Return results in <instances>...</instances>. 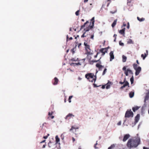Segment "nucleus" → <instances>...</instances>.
Masks as SVG:
<instances>
[{
	"mask_svg": "<svg viewBox=\"0 0 149 149\" xmlns=\"http://www.w3.org/2000/svg\"><path fill=\"white\" fill-rule=\"evenodd\" d=\"M45 140H44L40 142V143H42L45 142Z\"/></svg>",
	"mask_w": 149,
	"mask_h": 149,
	"instance_id": "obj_49",
	"label": "nucleus"
},
{
	"mask_svg": "<svg viewBox=\"0 0 149 149\" xmlns=\"http://www.w3.org/2000/svg\"><path fill=\"white\" fill-rule=\"evenodd\" d=\"M107 48H102L100 50V52L102 53V55H104L107 52Z\"/></svg>",
	"mask_w": 149,
	"mask_h": 149,
	"instance_id": "obj_8",
	"label": "nucleus"
},
{
	"mask_svg": "<svg viewBox=\"0 0 149 149\" xmlns=\"http://www.w3.org/2000/svg\"><path fill=\"white\" fill-rule=\"evenodd\" d=\"M54 81L53 83V84L54 85L57 84L58 81V79L57 78L55 77L54 78Z\"/></svg>",
	"mask_w": 149,
	"mask_h": 149,
	"instance_id": "obj_17",
	"label": "nucleus"
},
{
	"mask_svg": "<svg viewBox=\"0 0 149 149\" xmlns=\"http://www.w3.org/2000/svg\"><path fill=\"white\" fill-rule=\"evenodd\" d=\"M88 0H84V2L86 3L88 2Z\"/></svg>",
	"mask_w": 149,
	"mask_h": 149,
	"instance_id": "obj_55",
	"label": "nucleus"
},
{
	"mask_svg": "<svg viewBox=\"0 0 149 149\" xmlns=\"http://www.w3.org/2000/svg\"><path fill=\"white\" fill-rule=\"evenodd\" d=\"M139 118L140 115L139 114H137L135 118V122L136 123H137L138 122Z\"/></svg>",
	"mask_w": 149,
	"mask_h": 149,
	"instance_id": "obj_15",
	"label": "nucleus"
},
{
	"mask_svg": "<svg viewBox=\"0 0 149 149\" xmlns=\"http://www.w3.org/2000/svg\"><path fill=\"white\" fill-rule=\"evenodd\" d=\"M71 61H79V60H78V58H72L71 59Z\"/></svg>",
	"mask_w": 149,
	"mask_h": 149,
	"instance_id": "obj_29",
	"label": "nucleus"
},
{
	"mask_svg": "<svg viewBox=\"0 0 149 149\" xmlns=\"http://www.w3.org/2000/svg\"><path fill=\"white\" fill-rule=\"evenodd\" d=\"M81 45V43H80L78 44V47L79 48L80 46Z\"/></svg>",
	"mask_w": 149,
	"mask_h": 149,
	"instance_id": "obj_53",
	"label": "nucleus"
},
{
	"mask_svg": "<svg viewBox=\"0 0 149 149\" xmlns=\"http://www.w3.org/2000/svg\"><path fill=\"white\" fill-rule=\"evenodd\" d=\"M61 139H64V135H63V134H62L61 135Z\"/></svg>",
	"mask_w": 149,
	"mask_h": 149,
	"instance_id": "obj_40",
	"label": "nucleus"
},
{
	"mask_svg": "<svg viewBox=\"0 0 149 149\" xmlns=\"http://www.w3.org/2000/svg\"><path fill=\"white\" fill-rule=\"evenodd\" d=\"M125 81V79L124 81L123 82H122L120 81L119 82V83L121 84H123L126 81Z\"/></svg>",
	"mask_w": 149,
	"mask_h": 149,
	"instance_id": "obj_36",
	"label": "nucleus"
},
{
	"mask_svg": "<svg viewBox=\"0 0 149 149\" xmlns=\"http://www.w3.org/2000/svg\"><path fill=\"white\" fill-rule=\"evenodd\" d=\"M146 53H144V55L143 54H142L141 55V57L143 58V60H144L145 58L148 56V50H146Z\"/></svg>",
	"mask_w": 149,
	"mask_h": 149,
	"instance_id": "obj_12",
	"label": "nucleus"
},
{
	"mask_svg": "<svg viewBox=\"0 0 149 149\" xmlns=\"http://www.w3.org/2000/svg\"><path fill=\"white\" fill-rule=\"evenodd\" d=\"M72 140L73 142H74L75 141V139L74 137L72 138Z\"/></svg>",
	"mask_w": 149,
	"mask_h": 149,
	"instance_id": "obj_48",
	"label": "nucleus"
},
{
	"mask_svg": "<svg viewBox=\"0 0 149 149\" xmlns=\"http://www.w3.org/2000/svg\"><path fill=\"white\" fill-rule=\"evenodd\" d=\"M56 139V143H57L58 142H59L60 139L59 138L58 136H56L55 137Z\"/></svg>",
	"mask_w": 149,
	"mask_h": 149,
	"instance_id": "obj_28",
	"label": "nucleus"
},
{
	"mask_svg": "<svg viewBox=\"0 0 149 149\" xmlns=\"http://www.w3.org/2000/svg\"><path fill=\"white\" fill-rule=\"evenodd\" d=\"M130 135L129 134H125L123 137V142L125 141L127 139H128L130 137Z\"/></svg>",
	"mask_w": 149,
	"mask_h": 149,
	"instance_id": "obj_9",
	"label": "nucleus"
},
{
	"mask_svg": "<svg viewBox=\"0 0 149 149\" xmlns=\"http://www.w3.org/2000/svg\"><path fill=\"white\" fill-rule=\"evenodd\" d=\"M97 144V143H96V144H95V146H94V147H95V148H96V145Z\"/></svg>",
	"mask_w": 149,
	"mask_h": 149,
	"instance_id": "obj_58",
	"label": "nucleus"
},
{
	"mask_svg": "<svg viewBox=\"0 0 149 149\" xmlns=\"http://www.w3.org/2000/svg\"><path fill=\"white\" fill-rule=\"evenodd\" d=\"M129 27H130V25H129V23L128 22L127 23V29H129Z\"/></svg>",
	"mask_w": 149,
	"mask_h": 149,
	"instance_id": "obj_43",
	"label": "nucleus"
},
{
	"mask_svg": "<svg viewBox=\"0 0 149 149\" xmlns=\"http://www.w3.org/2000/svg\"><path fill=\"white\" fill-rule=\"evenodd\" d=\"M74 115H73L72 114L69 113L67 115L65 118V119L66 120H69L71 118H72L73 117H74Z\"/></svg>",
	"mask_w": 149,
	"mask_h": 149,
	"instance_id": "obj_10",
	"label": "nucleus"
},
{
	"mask_svg": "<svg viewBox=\"0 0 149 149\" xmlns=\"http://www.w3.org/2000/svg\"><path fill=\"white\" fill-rule=\"evenodd\" d=\"M100 59L97 60H91L90 59L89 61V63L90 64H93L94 63L97 62Z\"/></svg>",
	"mask_w": 149,
	"mask_h": 149,
	"instance_id": "obj_16",
	"label": "nucleus"
},
{
	"mask_svg": "<svg viewBox=\"0 0 149 149\" xmlns=\"http://www.w3.org/2000/svg\"><path fill=\"white\" fill-rule=\"evenodd\" d=\"M116 40V38H115V39H114V41L115 42Z\"/></svg>",
	"mask_w": 149,
	"mask_h": 149,
	"instance_id": "obj_61",
	"label": "nucleus"
},
{
	"mask_svg": "<svg viewBox=\"0 0 149 149\" xmlns=\"http://www.w3.org/2000/svg\"><path fill=\"white\" fill-rule=\"evenodd\" d=\"M53 113V112L52 111L51 112H49L48 113V116H49L50 117H51L52 119L54 117V116H52V114Z\"/></svg>",
	"mask_w": 149,
	"mask_h": 149,
	"instance_id": "obj_21",
	"label": "nucleus"
},
{
	"mask_svg": "<svg viewBox=\"0 0 149 149\" xmlns=\"http://www.w3.org/2000/svg\"><path fill=\"white\" fill-rule=\"evenodd\" d=\"M122 58L123 62H125L127 60V57L123 55L122 56Z\"/></svg>",
	"mask_w": 149,
	"mask_h": 149,
	"instance_id": "obj_26",
	"label": "nucleus"
},
{
	"mask_svg": "<svg viewBox=\"0 0 149 149\" xmlns=\"http://www.w3.org/2000/svg\"><path fill=\"white\" fill-rule=\"evenodd\" d=\"M84 45L85 46V48L86 51V54L88 55H90L92 54V53L90 51V45L88 44V42L87 41H85L84 43Z\"/></svg>",
	"mask_w": 149,
	"mask_h": 149,
	"instance_id": "obj_5",
	"label": "nucleus"
},
{
	"mask_svg": "<svg viewBox=\"0 0 149 149\" xmlns=\"http://www.w3.org/2000/svg\"><path fill=\"white\" fill-rule=\"evenodd\" d=\"M108 149H112V148H111V147H109L108 148Z\"/></svg>",
	"mask_w": 149,
	"mask_h": 149,
	"instance_id": "obj_63",
	"label": "nucleus"
},
{
	"mask_svg": "<svg viewBox=\"0 0 149 149\" xmlns=\"http://www.w3.org/2000/svg\"><path fill=\"white\" fill-rule=\"evenodd\" d=\"M81 65V64L80 63V62H78L77 63H71L70 64V65L71 66H75L76 65Z\"/></svg>",
	"mask_w": 149,
	"mask_h": 149,
	"instance_id": "obj_23",
	"label": "nucleus"
},
{
	"mask_svg": "<svg viewBox=\"0 0 149 149\" xmlns=\"http://www.w3.org/2000/svg\"><path fill=\"white\" fill-rule=\"evenodd\" d=\"M45 146H46V145H43V146H42V148H45Z\"/></svg>",
	"mask_w": 149,
	"mask_h": 149,
	"instance_id": "obj_54",
	"label": "nucleus"
},
{
	"mask_svg": "<svg viewBox=\"0 0 149 149\" xmlns=\"http://www.w3.org/2000/svg\"><path fill=\"white\" fill-rule=\"evenodd\" d=\"M125 83L123 85L120 87V89H123L127 86H128V87H129V83L127 81H126Z\"/></svg>",
	"mask_w": 149,
	"mask_h": 149,
	"instance_id": "obj_13",
	"label": "nucleus"
},
{
	"mask_svg": "<svg viewBox=\"0 0 149 149\" xmlns=\"http://www.w3.org/2000/svg\"><path fill=\"white\" fill-rule=\"evenodd\" d=\"M105 88V85H103L102 87V89H104V88Z\"/></svg>",
	"mask_w": 149,
	"mask_h": 149,
	"instance_id": "obj_51",
	"label": "nucleus"
},
{
	"mask_svg": "<svg viewBox=\"0 0 149 149\" xmlns=\"http://www.w3.org/2000/svg\"><path fill=\"white\" fill-rule=\"evenodd\" d=\"M107 70V69L106 68H105L103 71V72L102 73V75H104L105 74L106 71Z\"/></svg>",
	"mask_w": 149,
	"mask_h": 149,
	"instance_id": "obj_34",
	"label": "nucleus"
},
{
	"mask_svg": "<svg viewBox=\"0 0 149 149\" xmlns=\"http://www.w3.org/2000/svg\"><path fill=\"white\" fill-rule=\"evenodd\" d=\"M143 149H149V148H148L143 147Z\"/></svg>",
	"mask_w": 149,
	"mask_h": 149,
	"instance_id": "obj_45",
	"label": "nucleus"
},
{
	"mask_svg": "<svg viewBox=\"0 0 149 149\" xmlns=\"http://www.w3.org/2000/svg\"><path fill=\"white\" fill-rule=\"evenodd\" d=\"M125 28H124L123 29L120 30L119 31V32L121 34L123 35V36H124L125 33Z\"/></svg>",
	"mask_w": 149,
	"mask_h": 149,
	"instance_id": "obj_18",
	"label": "nucleus"
},
{
	"mask_svg": "<svg viewBox=\"0 0 149 149\" xmlns=\"http://www.w3.org/2000/svg\"><path fill=\"white\" fill-rule=\"evenodd\" d=\"M49 136V134H48L47 136H44L43 138H44L45 139H47V138L48 136Z\"/></svg>",
	"mask_w": 149,
	"mask_h": 149,
	"instance_id": "obj_38",
	"label": "nucleus"
},
{
	"mask_svg": "<svg viewBox=\"0 0 149 149\" xmlns=\"http://www.w3.org/2000/svg\"><path fill=\"white\" fill-rule=\"evenodd\" d=\"M140 139L139 137H137L135 139H129L127 144L128 147L130 148H136L140 143Z\"/></svg>",
	"mask_w": 149,
	"mask_h": 149,
	"instance_id": "obj_2",
	"label": "nucleus"
},
{
	"mask_svg": "<svg viewBox=\"0 0 149 149\" xmlns=\"http://www.w3.org/2000/svg\"><path fill=\"white\" fill-rule=\"evenodd\" d=\"M109 55L110 56V61H111L113 59H114V58L113 51H111L109 54Z\"/></svg>",
	"mask_w": 149,
	"mask_h": 149,
	"instance_id": "obj_11",
	"label": "nucleus"
},
{
	"mask_svg": "<svg viewBox=\"0 0 149 149\" xmlns=\"http://www.w3.org/2000/svg\"><path fill=\"white\" fill-rule=\"evenodd\" d=\"M136 63H137V64H138V65H139V64H140V63H139V61H138V60H137L136 61Z\"/></svg>",
	"mask_w": 149,
	"mask_h": 149,
	"instance_id": "obj_46",
	"label": "nucleus"
},
{
	"mask_svg": "<svg viewBox=\"0 0 149 149\" xmlns=\"http://www.w3.org/2000/svg\"><path fill=\"white\" fill-rule=\"evenodd\" d=\"M130 81H131V84H132L133 83L134 81V78L133 76L130 79Z\"/></svg>",
	"mask_w": 149,
	"mask_h": 149,
	"instance_id": "obj_31",
	"label": "nucleus"
},
{
	"mask_svg": "<svg viewBox=\"0 0 149 149\" xmlns=\"http://www.w3.org/2000/svg\"><path fill=\"white\" fill-rule=\"evenodd\" d=\"M96 66L99 68V70H101L102 69L104 68L103 66L100 65L99 63H98L96 64Z\"/></svg>",
	"mask_w": 149,
	"mask_h": 149,
	"instance_id": "obj_14",
	"label": "nucleus"
},
{
	"mask_svg": "<svg viewBox=\"0 0 149 149\" xmlns=\"http://www.w3.org/2000/svg\"><path fill=\"white\" fill-rule=\"evenodd\" d=\"M93 85L94 86V87H98L95 84H93Z\"/></svg>",
	"mask_w": 149,
	"mask_h": 149,
	"instance_id": "obj_56",
	"label": "nucleus"
},
{
	"mask_svg": "<svg viewBox=\"0 0 149 149\" xmlns=\"http://www.w3.org/2000/svg\"><path fill=\"white\" fill-rule=\"evenodd\" d=\"M129 96L130 98H132L133 97L134 95V92L131 91L129 93Z\"/></svg>",
	"mask_w": 149,
	"mask_h": 149,
	"instance_id": "obj_24",
	"label": "nucleus"
},
{
	"mask_svg": "<svg viewBox=\"0 0 149 149\" xmlns=\"http://www.w3.org/2000/svg\"><path fill=\"white\" fill-rule=\"evenodd\" d=\"M99 53V52H97V54H96L95 55V56H94V58H96L97 57V55H98V54Z\"/></svg>",
	"mask_w": 149,
	"mask_h": 149,
	"instance_id": "obj_39",
	"label": "nucleus"
},
{
	"mask_svg": "<svg viewBox=\"0 0 149 149\" xmlns=\"http://www.w3.org/2000/svg\"><path fill=\"white\" fill-rule=\"evenodd\" d=\"M71 51L72 52V54H73L74 53V48H73L71 50Z\"/></svg>",
	"mask_w": 149,
	"mask_h": 149,
	"instance_id": "obj_37",
	"label": "nucleus"
},
{
	"mask_svg": "<svg viewBox=\"0 0 149 149\" xmlns=\"http://www.w3.org/2000/svg\"><path fill=\"white\" fill-rule=\"evenodd\" d=\"M109 3H108V4L107 5V6H109Z\"/></svg>",
	"mask_w": 149,
	"mask_h": 149,
	"instance_id": "obj_64",
	"label": "nucleus"
},
{
	"mask_svg": "<svg viewBox=\"0 0 149 149\" xmlns=\"http://www.w3.org/2000/svg\"><path fill=\"white\" fill-rule=\"evenodd\" d=\"M127 66H124L122 69V70L124 71V73L126 76H128V73L130 74H133L132 71L129 69L126 70Z\"/></svg>",
	"mask_w": 149,
	"mask_h": 149,
	"instance_id": "obj_6",
	"label": "nucleus"
},
{
	"mask_svg": "<svg viewBox=\"0 0 149 149\" xmlns=\"http://www.w3.org/2000/svg\"><path fill=\"white\" fill-rule=\"evenodd\" d=\"M69 40H72V37H70L69 38Z\"/></svg>",
	"mask_w": 149,
	"mask_h": 149,
	"instance_id": "obj_59",
	"label": "nucleus"
},
{
	"mask_svg": "<svg viewBox=\"0 0 149 149\" xmlns=\"http://www.w3.org/2000/svg\"><path fill=\"white\" fill-rule=\"evenodd\" d=\"M126 24H125L124 23H123V26H126Z\"/></svg>",
	"mask_w": 149,
	"mask_h": 149,
	"instance_id": "obj_57",
	"label": "nucleus"
},
{
	"mask_svg": "<svg viewBox=\"0 0 149 149\" xmlns=\"http://www.w3.org/2000/svg\"><path fill=\"white\" fill-rule=\"evenodd\" d=\"M127 4L128 5L129 3H130L131 2V0H127Z\"/></svg>",
	"mask_w": 149,
	"mask_h": 149,
	"instance_id": "obj_44",
	"label": "nucleus"
},
{
	"mask_svg": "<svg viewBox=\"0 0 149 149\" xmlns=\"http://www.w3.org/2000/svg\"><path fill=\"white\" fill-rule=\"evenodd\" d=\"M78 127H77L75 126H72L71 127V128L70 129V131H72L73 130H75V132L76 131V130H78Z\"/></svg>",
	"mask_w": 149,
	"mask_h": 149,
	"instance_id": "obj_20",
	"label": "nucleus"
},
{
	"mask_svg": "<svg viewBox=\"0 0 149 149\" xmlns=\"http://www.w3.org/2000/svg\"><path fill=\"white\" fill-rule=\"evenodd\" d=\"M117 21V19H115L113 23L111 25V26L113 28L116 25V22Z\"/></svg>",
	"mask_w": 149,
	"mask_h": 149,
	"instance_id": "obj_22",
	"label": "nucleus"
},
{
	"mask_svg": "<svg viewBox=\"0 0 149 149\" xmlns=\"http://www.w3.org/2000/svg\"><path fill=\"white\" fill-rule=\"evenodd\" d=\"M121 124V122L120 121L119 122L117 123V125H120Z\"/></svg>",
	"mask_w": 149,
	"mask_h": 149,
	"instance_id": "obj_42",
	"label": "nucleus"
},
{
	"mask_svg": "<svg viewBox=\"0 0 149 149\" xmlns=\"http://www.w3.org/2000/svg\"><path fill=\"white\" fill-rule=\"evenodd\" d=\"M85 58H84L81 60V61H83V63H84V61H85Z\"/></svg>",
	"mask_w": 149,
	"mask_h": 149,
	"instance_id": "obj_47",
	"label": "nucleus"
},
{
	"mask_svg": "<svg viewBox=\"0 0 149 149\" xmlns=\"http://www.w3.org/2000/svg\"><path fill=\"white\" fill-rule=\"evenodd\" d=\"M112 84V83L110 81H109L107 84H106V88L107 89H108L110 87L111 85Z\"/></svg>",
	"mask_w": 149,
	"mask_h": 149,
	"instance_id": "obj_19",
	"label": "nucleus"
},
{
	"mask_svg": "<svg viewBox=\"0 0 149 149\" xmlns=\"http://www.w3.org/2000/svg\"><path fill=\"white\" fill-rule=\"evenodd\" d=\"M79 10H78L75 12V15L77 16H78L79 15Z\"/></svg>",
	"mask_w": 149,
	"mask_h": 149,
	"instance_id": "obj_33",
	"label": "nucleus"
},
{
	"mask_svg": "<svg viewBox=\"0 0 149 149\" xmlns=\"http://www.w3.org/2000/svg\"><path fill=\"white\" fill-rule=\"evenodd\" d=\"M139 107L138 106H136L135 107L132 108V110L134 112H135L136 110H137L139 108Z\"/></svg>",
	"mask_w": 149,
	"mask_h": 149,
	"instance_id": "obj_25",
	"label": "nucleus"
},
{
	"mask_svg": "<svg viewBox=\"0 0 149 149\" xmlns=\"http://www.w3.org/2000/svg\"><path fill=\"white\" fill-rule=\"evenodd\" d=\"M114 147V146L113 145H111L110 147H111V148H113Z\"/></svg>",
	"mask_w": 149,
	"mask_h": 149,
	"instance_id": "obj_50",
	"label": "nucleus"
},
{
	"mask_svg": "<svg viewBox=\"0 0 149 149\" xmlns=\"http://www.w3.org/2000/svg\"><path fill=\"white\" fill-rule=\"evenodd\" d=\"M133 113L131 110H127L125 113V118L132 117L133 116Z\"/></svg>",
	"mask_w": 149,
	"mask_h": 149,
	"instance_id": "obj_7",
	"label": "nucleus"
},
{
	"mask_svg": "<svg viewBox=\"0 0 149 149\" xmlns=\"http://www.w3.org/2000/svg\"><path fill=\"white\" fill-rule=\"evenodd\" d=\"M81 21L82 22L84 21V19H82L81 20Z\"/></svg>",
	"mask_w": 149,
	"mask_h": 149,
	"instance_id": "obj_60",
	"label": "nucleus"
},
{
	"mask_svg": "<svg viewBox=\"0 0 149 149\" xmlns=\"http://www.w3.org/2000/svg\"><path fill=\"white\" fill-rule=\"evenodd\" d=\"M137 19L140 22H142L144 21L145 20V18H144L142 17L141 18H140L139 17H137Z\"/></svg>",
	"mask_w": 149,
	"mask_h": 149,
	"instance_id": "obj_27",
	"label": "nucleus"
},
{
	"mask_svg": "<svg viewBox=\"0 0 149 149\" xmlns=\"http://www.w3.org/2000/svg\"><path fill=\"white\" fill-rule=\"evenodd\" d=\"M117 36V35L116 34H114L113 35V37L115 38H116V37Z\"/></svg>",
	"mask_w": 149,
	"mask_h": 149,
	"instance_id": "obj_52",
	"label": "nucleus"
},
{
	"mask_svg": "<svg viewBox=\"0 0 149 149\" xmlns=\"http://www.w3.org/2000/svg\"><path fill=\"white\" fill-rule=\"evenodd\" d=\"M95 17H93L91 19V22H90V25H89L88 24L89 23L88 21H87L84 25L81 26L80 29L83 28L85 27L86 26V27L84 29V30L85 31V32L83 33V35L81 36V38H84L86 37L87 36V35H86V31H88L89 30L93 28L94 26V23L95 22Z\"/></svg>",
	"mask_w": 149,
	"mask_h": 149,
	"instance_id": "obj_1",
	"label": "nucleus"
},
{
	"mask_svg": "<svg viewBox=\"0 0 149 149\" xmlns=\"http://www.w3.org/2000/svg\"><path fill=\"white\" fill-rule=\"evenodd\" d=\"M119 45H120L123 46L124 45V43L123 42H119Z\"/></svg>",
	"mask_w": 149,
	"mask_h": 149,
	"instance_id": "obj_41",
	"label": "nucleus"
},
{
	"mask_svg": "<svg viewBox=\"0 0 149 149\" xmlns=\"http://www.w3.org/2000/svg\"><path fill=\"white\" fill-rule=\"evenodd\" d=\"M94 33H93L92 34H91V36L90 38L91 39L93 40L94 39Z\"/></svg>",
	"mask_w": 149,
	"mask_h": 149,
	"instance_id": "obj_35",
	"label": "nucleus"
},
{
	"mask_svg": "<svg viewBox=\"0 0 149 149\" xmlns=\"http://www.w3.org/2000/svg\"><path fill=\"white\" fill-rule=\"evenodd\" d=\"M127 43L129 44H132L133 43V42L131 39H129L127 41Z\"/></svg>",
	"mask_w": 149,
	"mask_h": 149,
	"instance_id": "obj_30",
	"label": "nucleus"
},
{
	"mask_svg": "<svg viewBox=\"0 0 149 149\" xmlns=\"http://www.w3.org/2000/svg\"><path fill=\"white\" fill-rule=\"evenodd\" d=\"M85 77L90 82H95L96 80V76L94 75V74L92 73L86 74Z\"/></svg>",
	"mask_w": 149,
	"mask_h": 149,
	"instance_id": "obj_3",
	"label": "nucleus"
},
{
	"mask_svg": "<svg viewBox=\"0 0 149 149\" xmlns=\"http://www.w3.org/2000/svg\"><path fill=\"white\" fill-rule=\"evenodd\" d=\"M133 66L136 71L135 72V75L136 76L138 75L141 71V68L140 66L137 67L138 65L135 63L133 64Z\"/></svg>",
	"mask_w": 149,
	"mask_h": 149,
	"instance_id": "obj_4",
	"label": "nucleus"
},
{
	"mask_svg": "<svg viewBox=\"0 0 149 149\" xmlns=\"http://www.w3.org/2000/svg\"><path fill=\"white\" fill-rule=\"evenodd\" d=\"M119 139L120 140H122V137H119Z\"/></svg>",
	"mask_w": 149,
	"mask_h": 149,
	"instance_id": "obj_62",
	"label": "nucleus"
},
{
	"mask_svg": "<svg viewBox=\"0 0 149 149\" xmlns=\"http://www.w3.org/2000/svg\"><path fill=\"white\" fill-rule=\"evenodd\" d=\"M73 96H70L69 97V99H68V101L70 103L71 102V99L72 97Z\"/></svg>",
	"mask_w": 149,
	"mask_h": 149,
	"instance_id": "obj_32",
	"label": "nucleus"
}]
</instances>
